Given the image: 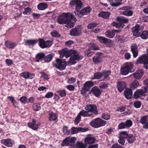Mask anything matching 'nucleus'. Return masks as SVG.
I'll list each match as a JSON object with an SVG mask.
<instances>
[{"label":"nucleus","instance_id":"47","mask_svg":"<svg viewBox=\"0 0 148 148\" xmlns=\"http://www.w3.org/2000/svg\"><path fill=\"white\" fill-rule=\"evenodd\" d=\"M123 24L121 23H118L113 22L112 23V25L113 26H115L116 28H123Z\"/></svg>","mask_w":148,"mask_h":148},{"label":"nucleus","instance_id":"49","mask_svg":"<svg viewBox=\"0 0 148 148\" xmlns=\"http://www.w3.org/2000/svg\"><path fill=\"white\" fill-rule=\"evenodd\" d=\"M122 0H116V3L113 2L111 3V5L112 6L117 7L122 3L121 2Z\"/></svg>","mask_w":148,"mask_h":148},{"label":"nucleus","instance_id":"29","mask_svg":"<svg viewBox=\"0 0 148 148\" xmlns=\"http://www.w3.org/2000/svg\"><path fill=\"white\" fill-rule=\"evenodd\" d=\"M45 54V53L43 52H40L38 53L36 56V61L37 62H39L40 60L43 59H44Z\"/></svg>","mask_w":148,"mask_h":148},{"label":"nucleus","instance_id":"41","mask_svg":"<svg viewBox=\"0 0 148 148\" xmlns=\"http://www.w3.org/2000/svg\"><path fill=\"white\" fill-rule=\"evenodd\" d=\"M7 98L11 101L14 107H17V103L16 100L14 99V97L12 96H8L7 97Z\"/></svg>","mask_w":148,"mask_h":148},{"label":"nucleus","instance_id":"53","mask_svg":"<svg viewBox=\"0 0 148 148\" xmlns=\"http://www.w3.org/2000/svg\"><path fill=\"white\" fill-rule=\"evenodd\" d=\"M110 115L106 113H105L102 114L101 118L105 120H108L110 118Z\"/></svg>","mask_w":148,"mask_h":148},{"label":"nucleus","instance_id":"18","mask_svg":"<svg viewBox=\"0 0 148 148\" xmlns=\"http://www.w3.org/2000/svg\"><path fill=\"white\" fill-rule=\"evenodd\" d=\"M144 74V73L143 70L139 69L133 74V75L135 78L137 79H140L142 78Z\"/></svg>","mask_w":148,"mask_h":148},{"label":"nucleus","instance_id":"17","mask_svg":"<svg viewBox=\"0 0 148 148\" xmlns=\"http://www.w3.org/2000/svg\"><path fill=\"white\" fill-rule=\"evenodd\" d=\"M1 143L8 147H12L14 143V141L10 138L2 139L1 141Z\"/></svg>","mask_w":148,"mask_h":148},{"label":"nucleus","instance_id":"44","mask_svg":"<svg viewBox=\"0 0 148 148\" xmlns=\"http://www.w3.org/2000/svg\"><path fill=\"white\" fill-rule=\"evenodd\" d=\"M89 49L91 50H96L99 49V47L95 44L90 43L89 45Z\"/></svg>","mask_w":148,"mask_h":148},{"label":"nucleus","instance_id":"63","mask_svg":"<svg viewBox=\"0 0 148 148\" xmlns=\"http://www.w3.org/2000/svg\"><path fill=\"white\" fill-rule=\"evenodd\" d=\"M75 145L76 146L75 147H76L77 148H86V147L84 144L79 142H78V144H75Z\"/></svg>","mask_w":148,"mask_h":148},{"label":"nucleus","instance_id":"58","mask_svg":"<svg viewBox=\"0 0 148 148\" xmlns=\"http://www.w3.org/2000/svg\"><path fill=\"white\" fill-rule=\"evenodd\" d=\"M40 73L41 74L42 77L43 78L46 80H48L49 79V75L45 73L44 72H41Z\"/></svg>","mask_w":148,"mask_h":148},{"label":"nucleus","instance_id":"14","mask_svg":"<svg viewBox=\"0 0 148 148\" xmlns=\"http://www.w3.org/2000/svg\"><path fill=\"white\" fill-rule=\"evenodd\" d=\"M132 9V7L129 6L122 7V10H124L122 12L123 14L127 16H131L133 14V11L130 10Z\"/></svg>","mask_w":148,"mask_h":148},{"label":"nucleus","instance_id":"2","mask_svg":"<svg viewBox=\"0 0 148 148\" xmlns=\"http://www.w3.org/2000/svg\"><path fill=\"white\" fill-rule=\"evenodd\" d=\"M85 110H81L86 117H90L94 114L97 115L98 114L97 106L94 104H87L84 108Z\"/></svg>","mask_w":148,"mask_h":148},{"label":"nucleus","instance_id":"35","mask_svg":"<svg viewBox=\"0 0 148 148\" xmlns=\"http://www.w3.org/2000/svg\"><path fill=\"white\" fill-rule=\"evenodd\" d=\"M54 56L53 53H51L45 56L44 58V61L46 62H50L52 59L53 57Z\"/></svg>","mask_w":148,"mask_h":148},{"label":"nucleus","instance_id":"54","mask_svg":"<svg viewBox=\"0 0 148 148\" xmlns=\"http://www.w3.org/2000/svg\"><path fill=\"white\" fill-rule=\"evenodd\" d=\"M51 36L57 38L60 36V34L56 31L53 30L51 33Z\"/></svg>","mask_w":148,"mask_h":148},{"label":"nucleus","instance_id":"64","mask_svg":"<svg viewBox=\"0 0 148 148\" xmlns=\"http://www.w3.org/2000/svg\"><path fill=\"white\" fill-rule=\"evenodd\" d=\"M111 148H124V147L117 143L113 144Z\"/></svg>","mask_w":148,"mask_h":148},{"label":"nucleus","instance_id":"19","mask_svg":"<svg viewBox=\"0 0 148 148\" xmlns=\"http://www.w3.org/2000/svg\"><path fill=\"white\" fill-rule=\"evenodd\" d=\"M58 114L53 112H50L49 114V120L50 121H54L57 122L58 121Z\"/></svg>","mask_w":148,"mask_h":148},{"label":"nucleus","instance_id":"26","mask_svg":"<svg viewBox=\"0 0 148 148\" xmlns=\"http://www.w3.org/2000/svg\"><path fill=\"white\" fill-rule=\"evenodd\" d=\"M81 116L84 117H86L81 110L77 114V116L75 119L74 124L75 125H77L79 123L80 121L81 120Z\"/></svg>","mask_w":148,"mask_h":148},{"label":"nucleus","instance_id":"59","mask_svg":"<svg viewBox=\"0 0 148 148\" xmlns=\"http://www.w3.org/2000/svg\"><path fill=\"white\" fill-rule=\"evenodd\" d=\"M138 50V46L136 44H132L131 46V51Z\"/></svg>","mask_w":148,"mask_h":148},{"label":"nucleus","instance_id":"15","mask_svg":"<svg viewBox=\"0 0 148 148\" xmlns=\"http://www.w3.org/2000/svg\"><path fill=\"white\" fill-rule=\"evenodd\" d=\"M140 122L143 125V128L148 129V115L142 116Z\"/></svg>","mask_w":148,"mask_h":148},{"label":"nucleus","instance_id":"24","mask_svg":"<svg viewBox=\"0 0 148 148\" xmlns=\"http://www.w3.org/2000/svg\"><path fill=\"white\" fill-rule=\"evenodd\" d=\"M102 53L100 52L96 54V56L93 57L92 61L95 64L99 63L101 61V56Z\"/></svg>","mask_w":148,"mask_h":148},{"label":"nucleus","instance_id":"48","mask_svg":"<svg viewBox=\"0 0 148 148\" xmlns=\"http://www.w3.org/2000/svg\"><path fill=\"white\" fill-rule=\"evenodd\" d=\"M102 72H97L95 73L94 75V79H99L102 77Z\"/></svg>","mask_w":148,"mask_h":148},{"label":"nucleus","instance_id":"61","mask_svg":"<svg viewBox=\"0 0 148 148\" xmlns=\"http://www.w3.org/2000/svg\"><path fill=\"white\" fill-rule=\"evenodd\" d=\"M126 128L124 122L121 123L118 125V129H123Z\"/></svg>","mask_w":148,"mask_h":148},{"label":"nucleus","instance_id":"13","mask_svg":"<svg viewBox=\"0 0 148 148\" xmlns=\"http://www.w3.org/2000/svg\"><path fill=\"white\" fill-rule=\"evenodd\" d=\"M91 10V8L90 6H88L82 9L79 12H75V15H77L79 16L80 14L82 15H88L90 13Z\"/></svg>","mask_w":148,"mask_h":148},{"label":"nucleus","instance_id":"50","mask_svg":"<svg viewBox=\"0 0 148 148\" xmlns=\"http://www.w3.org/2000/svg\"><path fill=\"white\" fill-rule=\"evenodd\" d=\"M89 48L87 49L85 51V54L86 56L89 57L91 56L93 54L92 51Z\"/></svg>","mask_w":148,"mask_h":148},{"label":"nucleus","instance_id":"7","mask_svg":"<svg viewBox=\"0 0 148 148\" xmlns=\"http://www.w3.org/2000/svg\"><path fill=\"white\" fill-rule=\"evenodd\" d=\"M147 54H144L139 57L137 59V63L143 64L145 68L148 69V49H147Z\"/></svg>","mask_w":148,"mask_h":148},{"label":"nucleus","instance_id":"33","mask_svg":"<svg viewBox=\"0 0 148 148\" xmlns=\"http://www.w3.org/2000/svg\"><path fill=\"white\" fill-rule=\"evenodd\" d=\"M5 45L7 47L11 49H14L16 46L15 43L11 42L8 41H6L5 42Z\"/></svg>","mask_w":148,"mask_h":148},{"label":"nucleus","instance_id":"56","mask_svg":"<svg viewBox=\"0 0 148 148\" xmlns=\"http://www.w3.org/2000/svg\"><path fill=\"white\" fill-rule=\"evenodd\" d=\"M32 9L31 8L27 7L25 8V10L23 13L25 15H26L29 13L30 14L32 12Z\"/></svg>","mask_w":148,"mask_h":148},{"label":"nucleus","instance_id":"12","mask_svg":"<svg viewBox=\"0 0 148 148\" xmlns=\"http://www.w3.org/2000/svg\"><path fill=\"white\" fill-rule=\"evenodd\" d=\"M81 29L80 26L75 27L71 29L69 34L73 36H78L81 34Z\"/></svg>","mask_w":148,"mask_h":148},{"label":"nucleus","instance_id":"4","mask_svg":"<svg viewBox=\"0 0 148 148\" xmlns=\"http://www.w3.org/2000/svg\"><path fill=\"white\" fill-rule=\"evenodd\" d=\"M72 19H75L74 16L70 12L63 13L59 16L57 22L60 24H65L68 23V19L71 18Z\"/></svg>","mask_w":148,"mask_h":148},{"label":"nucleus","instance_id":"31","mask_svg":"<svg viewBox=\"0 0 148 148\" xmlns=\"http://www.w3.org/2000/svg\"><path fill=\"white\" fill-rule=\"evenodd\" d=\"M117 21L120 22L122 24H123V25L124 26L123 23H127L128 22L129 20L128 19L124 16L121 17H117Z\"/></svg>","mask_w":148,"mask_h":148},{"label":"nucleus","instance_id":"3","mask_svg":"<svg viewBox=\"0 0 148 148\" xmlns=\"http://www.w3.org/2000/svg\"><path fill=\"white\" fill-rule=\"evenodd\" d=\"M135 70V68L132 62L126 63L121 67V74L122 75H126L130 73H132Z\"/></svg>","mask_w":148,"mask_h":148},{"label":"nucleus","instance_id":"30","mask_svg":"<svg viewBox=\"0 0 148 148\" xmlns=\"http://www.w3.org/2000/svg\"><path fill=\"white\" fill-rule=\"evenodd\" d=\"M84 140L86 144H92L95 143V138L94 137H88L85 138Z\"/></svg>","mask_w":148,"mask_h":148},{"label":"nucleus","instance_id":"1","mask_svg":"<svg viewBox=\"0 0 148 148\" xmlns=\"http://www.w3.org/2000/svg\"><path fill=\"white\" fill-rule=\"evenodd\" d=\"M59 53L61 58H62L64 57L68 58L73 54L74 55L71 56L70 58L69 62L72 64L75 63L76 60H80L82 58V56L78 54V52L72 49L68 50L66 48L60 51Z\"/></svg>","mask_w":148,"mask_h":148},{"label":"nucleus","instance_id":"37","mask_svg":"<svg viewBox=\"0 0 148 148\" xmlns=\"http://www.w3.org/2000/svg\"><path fill=\"white\" fill-rule=\"evenodd\" d=\"M141 32L140 35V38L143 40L147 39L148 38V31L144 30Z\"/></svg>","mask_w":148,"mask_h":148},{"label":"nucleus","instance_id":"20","mask_svg":"<svg viewBox=\"0 0 148 148\" xmlns=\"http://www.w3.org/2000/svg\"><path fill=\"white\" fill-rule=\"evenodd\" d=\"M90 92L95 96L97 97H99L101 93V90L97 86H94L92 87Z\"/></svg>","mask_w":148,"mask_h":148},{"label":"nucleus","instance_id":"40","mask_svg":"<svg viewBox=\"0 0 148 148\" xmlns=\"http://www.w3.org/2000/svg\"><path fill=\"white\" fill-rule=\"evenodd\" d=\"M38 42L37 39L27 40L25 42L26 44L28 45H34L36 44Z\"/></svg>","mask_w":148,"mask_h":148},{"label":"nucleus","instance_id":"42","mask_svg":"<svg viewBox=\"0 0 148 148\" xmlns=\"http://www.w3.org/2000/svg\"><path fill=\"white\" fill-rule=\"evenodd\" d=\"M139 84L138 81L135 80L131 83L130 85V87L132 89H134L138 86Z\"/></svg>","mask_w":148,"mask_h":148},{"label":"nucleus","instance_id":"38","mask_svg":"<svg viewBox=\"0 0 148 148\" xmlns=\"http://www.w3.org/2000/svg\"><path fill=\"white\" fill-rule=\"evenodd\" d=\"M106 34L107 37L110 38H112L114 36L115 34L113 30L110 31L109 30H108L106 32Z\"/></svg>","mask_w":148,"mask_h":148},{"label":"nucleus","instance_id":"9","mask_svg":"<svg viewBox=\"0 0 148 148\" xmlns=\"http://www.w3.org/2000/svg\"><path fill=\"white\" fill-rule=\"evenodd\" d=\"M144 29V27L139 24H137L132 29L133 35L136 37L140 36L141 32Z\"/></svg>","mask_w":148,"mask_h":148},{"label":"nucleus","instance_id":"55","mask_svg":"<svg viewBox=\"0 0 148 148\" xmlns=\"http://www.w3.org/2000/svg\"><path fill=\"white\" fill-rule=\"evenodd\" d=\"M57 92L59 94L60 96L61 97H64L66 96V91L64 90H59Z\"/></svg>","mask_w":148,"mask_h":148},{"label":"nucleus","instance_id":"46","mask_svg":"<svg viewBox=\"0 0 148 148\" xmlns=\"http://www.w3.org/2000/svg\"><path fill=\"white\" fill-rule=\"evenodd\" d=\"M19 100L21 102L24 104L29 103L28 98L25 96H23L20 97Z\"/></svg>","mask_w":148,"mask_h":148},{"label":"nucleus","instance_id":"57","mask_svg":"<svg viewBox=\"0 0 148 148\" xmlns=\"http://www.w3.org/2000/svg\"><path fill=\"white\" fill-rule=\"evenodd\" d=\"M63 131L65 135H68L70 134L69 130H68V127L67 126H64L63 127Z\"/></svg>","mask_w":148,"mask_h":148},{"label":"nucleus","instance_id":"52","mask_svg":"<svg viewBox=\"0 0 148 148\" xmlns=\"http://www.w3.org/2000/svg\"><path fill=\"white\" fill-rule=\"evenodd\" d=\"M99 87L101 89H104L108 87V84L106 82H102L99 84Z\"/></svg>","mask_w":148,"mask_h":148},{"label":"nucleus","instance_id":"43","mask_svg":"<svg viewBox=\"0 0 148 148\" xmlns=\"http://www.w3.org/2000/svg\"><path fill=\"white\" fill-rule=\"evenodd\" d=\"M32 108L34 111H37L41 108L40 104V103H34L32 106Z\"/></svg>","mask_w":148,"mask_h":148},{"label":"nucleus","instance_id":"22","mask_svg":"<svg viewBox=\"0 0 148 148\" xmlns=\"http://www.w3.org/2000/svg\"><path fill=\"white\" fill-rule=\"evenodd\" d=\"M117 87L118 90L121 92L125 88L126 84L124 82H119L117 83Z\"/></svg>","mask_w":148,"mask_h":148},{"label":"nucleus","instance_id":"21","mask_svg":"<svg viewBox=\"0 0 148 148\" xmlns=\"http://www.w3.org/2000/svg\"><path fill=\"white\" fill-rule=\"evenodd\" d=\"M21 75L25 79H32L35 76L34 74L29 73L28 72H22L21 74Z\"/></svg>","mask_w":148,"mask_h":148},{"label":"nucleus","instance_id":"27","mask_svg":"<svg viewBox=\"0 0 148 148\" xmlns=\"http://www.w3.org/2000/svg\"><path fill=\"white\" fill-rule=\"evenodd\" d=\"M48 7L47 4L45 2H41L37 5L38 9L40 10H44L46 9Z\"/></svg>","mask_w":148,"mask_h":148},{"label":"nucleus","instance_id":"8","mask_svg":"<svg viewBox=\"0 0 148 148\" xmlns=\"http://www.w3.org/2000/svg\"><path fill=\"white\" fill-rule=\"evenodd\" d=\"M56 63H53V67H55L60 71L64 70L66 66V62L65 61H62L61 59H56Z\"/></svg>","mask_w":148,"mask_h":148},{"label":"nucleus","instance_id":"5","mask_svg":"<svg viewBox=\"0 0 148 148\" xmlns=\"http://www.w3.org/2000/svg\"><path fill=\"white\" fill-rule=\"evenodd\" d=\"M107 124V121L100 118H97L92 120L90 124L92 127L98 128L105 126Z\"/></svg>","mask_w":148,"mask_h":148},{"label":"nucleus","instance_id":"16","mask_svg":"<svg viewBox=\"0 0 148 148\" xmlns=\"http://www.w3.org/2000/svg\"><path fill=\"white\" fill-rule=\"evenodd\" d=\"M71 133L72 134H75L79 132H86L88 130V128L73 127L71 128Z\"/></svg>","mask_w":148,"mask_h":148},{"label":"nucleus","instance_id":"45","mask_svg":"<svg viewBox=\"0 0 148 148\" xmlns=\"http://www.w3.org/2000/svg\"><path fill=\"white\" fill-rule=\"evenodd\" d=\"M124 123L126 128L130 127L133 124L132 121L130 119L127 120Z\"/></svg>","mask_w":148,"mask_h":148},{"label":"nucleus","instance_id":"10","mask_svg":"<svg viewBox=\"0 0 148 148\" xmlns=\"http://www.w3.org/2000/svg\"><path fill=\"white\" fill-rule=\"evenodd\" d=\"M38 40L39 46L42 49L49 47L52 45V42L50 40L45 41L42 38H39Z\"/></svg>","mask_w":148,"mask_h":148},{"label":"nucleus","instance_id":"32","mask_svg":"<svg viewBox=\"0 0 148 148\" xmlns=\"http://www.w3.org/2000/svg\"><path fill=\"white\" fill-rule=\"evenodd\" d=\"M71 20H73L74 21H77V19L76 18H75V19L74 18V19H72L71 18L68 19V23H66V25H65L66 27L68 28H71L73 27L75 25V23L74 22L71 21Z\"/></svg>","mask_w":148,"mask_h":148},{"label":"nucleus","instance_id":"51","mask_svg":"<svg viewBox=\"0 0 148 148\" xmlns=\"http://www.w3.org/2000/svg\"><path fill=\"white\" fill-rule=\"evenodd\" d=\"M111 73L110 71H104L102 72V76L104 77V79H105L106 78L108 77Z\"/></svg>","mask_w":148,"mask_h":148},{"label":"nucleus","instance_id":"39","mask_svg":"<svg viewBox=\"0 0 148 148\" xmlns=\"http://www.w3.org/2000/svg\"><path fill=\"white\" fill-rule=\"evenodd\" d=\"M28 125L29 127L35 130H37L38 127V124L31 122L28 123Z\"/></svg>","mask_w":148,"mask_h":148},{"label":"nucleus","instance_id":"60","mask_svg":"<svg viewBox=\"0 0 148 148\" xmlns=\"http://www.w3.org/2000/svg\"><path fill=\"white\" fill-rule=\"evenodd\" d=\"M97 25V23L92 22L89 24L87 26L88 29H91L95 27Z\"/></svg>","mask_w":148,"mask_h":148},{"label":"nucleus","instance_id":"6","mask_svg":"<svg viewBox=\"0 0 148 148\" xmlns=\"http://www.w3.org/2000/svg\"><path fill=\"white\" fill-rule=\"evenodd\" d=\"M148 95V86L143 87L141 89L138 90L134 92V98L135 99L139 98L141 96L145 97Z\"/></svg>","mask_w":148,"mask_h":148},{"label":"nucleus","instance_id":"25","mask_svg":"<svg viewBox=\"0 0 148 148\" xmlns=\"http://www.w3.org/2000/svg\"><path fill=\"white\" fill-rule=\"evenodd\" d=\"M123 138L126 139L128 143L130 144L133 143L136 140L135 136L132 134H129L127 135V136H125Z\"/></svg>","mask_w":148,"mask_h":148},{"label":"nucleus","instance_id":"36","mask_svg":"<svg viewBox=\"0 0 148 148\" xmlns=\"http://www.w3.org/2000/svg\"><path fill=\"white\" fill-rule=\"evenodd\" d=\"M83 5L80 0H78L75 6V12H79Z\"/></svg>","mask_w":148,"mask_h":148},{"label":"nucleus","instance_id":"23","mask_svg":"<svg viewBox=\"0 0 148 148\" xmlns=\"http://www.w3.org/2000/svg\"><path fill=\"white\" fill-rule=\"evenodd\" d=\"M124 95L126 98L129 99H131L132 96V90L129 88L126 89L124 91Z\"/></svg>","mask_w":148,"mask_h":148},{"label":"nucleus","instance_id":"28","mask_svg":"<svg viewBox=\"0 0 148 148\" xmlns=\"http://www.w3.org/2000/svg\"><path fill=\"white\" fill-rule=\"evenodd\" d=\"M94 85V84L92 82L88 81L84 84L83 87L89 91L90 89V88L93 86Z\"/></svg>","mask_w":148,"mask_h":148},{"label":"nucleus","instance_id":"34","mask_svg":"<svg viewBox=\"0 0 148 148\" xmlns=\"http://www.w3.org/2000/svg\"><path fill=\"white\" fill-rule=\"evenodd\" d=\"M110 15V13L108 12H100L98 15L99 17L106 19L109 17Z\"/></svg>","mask_w":148,"mask_h":148},{"label":"nucleus","instance_id":"11","mask_svg":"<svg viewBox=\"0 0 148 148\" xmlns=\"http://www.w3.org/2000/svg\"><path fill=\"white\" fill-rule=\"evenodd\" d=\"M97 38L101 43L104 44L108 47H111L112 41L111 39L101 36H97Z\"/></svg>","mask_w":148,"mask_h":148},{"label":"nucleus","instance_id":"62","mask_svg":"<svg viewBox=\"0 0 148 148\" xmlns=\"http://www.w3.org/2000/svg\"><path fill=\"white\" fill-rule=\"evenodd\" d=\"M141 103L140 101H137L134 103V106L136 108H140L141 107Z\"/></svg>","mask_w":148,"mask_h":148}]
</instances>
